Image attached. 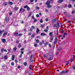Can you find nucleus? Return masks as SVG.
<instances>
[{
    "mask_svg": "<svg viewBox=\"0 0 75 75\" xmlns=\"http://www.w3.org/2000/svg\"><path fill=\"white\" fill-rule=\"evenodd\" d=\"M49 45V47H50V48H51V44H50Z\"/></svg>",
    "mask_w": 75,
    "mask_h": 75,
    "instance_id": "0e129e2a",
    "label": "nucleus"
},
{
    "mask_svg": "<svg viewBox=\"0 0 75 75\" xmlns=\"http://www.w3.org/2000/svg\"><path fill=\"white\" fill-rule=\"evenodd\" d=\"M45 4L47 6L48 5H50V1H47L45 3Z\"/></svg>",
    "mask_w": 75,
    "mask_h": 75,
    "instance_id": "39448f33",
    "label": "nucleus"
},
{
    "mask_svg": "<svg viewBox=\"0 0 75 75\" xmlns=\"http://www.w3.org/2000/svg\"><path fill=\"white\" fill-rule=\"evenodd\" d=\"M49 35L50 36H52V32H51L50 33Z\"/></svg>",
    "mask_w": 75,
    "mask_h": 75,
    "instance_id": "473e14b6",
    "label": "nucleus"
},
{
    "mask_svg": "<svg viewBox=\"0 0 75 75\" xmlns=\"http://www.w3.org/2000/svg\"><path fill=\"white\" fill-rule=\"evenodd\" d=\"M67 72H68V71L64 70L60 72V74H65V73H67Z\"/></svg>",
    "mask_w": 75,
    "mask_h": 75,
    "instance_id": "20e7f679",
    "label": "nucleus"
},
{
    "mask_svg": "<svg viewBox=\"0 0 75 75\" xmlns=\"http://www.w3.org/2000/svg\"><path fill=\"white\" fill-rule=\"evenodd\" d=\"M31 28L33 29H34V28H35V26H34V25H33L31 26Z\"/></svg>",
    "mask_w": 75,
    "mask_h": 75,
    "instance_id": "79ce46f5",
    "label": "nucleus"
},
{
    "mask_svg": "<svg viewBox=\"0 0 75 75\" xmlns=\"http://www.w3.org/2000/svg\"><path fill=\"white\" fill-rule=\"evenodd\" d=\"M35 8H36V9H37V10H39V7L36 6L35 7Z\"/></svg>",
    "mask_w": 75,
    "mask_h": 75,
    "instance_id": "3c124183",
    "label": "nucleus"
},
{
    "mask_svg": "<svg viewBox=\"0 0 75 75\" xmlns=\"http://www.w3.org/2000/svg\"><path fill=\"white\" fill-rule=\"evenodd\" d=\"M42 42H40L39 43V44L40 45H42Z\"/></svg>",
    "mask_w": 75,
    "mask_h": 75,
    "instance_id": "4d7b16f0",
    "label": "nucleus"
},
{
    "mask_svg": "<svg viewBox=\"0 0 75 75\" xmlns=\"http://www.w3.org/2000/svg\"><path fill=\"white\" fill-rule=\"evenodd\" d=\"M54 27H57L58 26V25L57 24H55L53 25Z\"/></svg>",
    "mask_w": 75,
    "mask_h": 75,
    "instance_id": "c756f323",
    "label": "nucleus"
},
{
    "mask_svg": "<svg viewBox=\"0 0 75 75\" xmlns=\"http://www.w3.org/2000/svg\"><path fill=\"white\" fill-rule=\"evenodd\" d=\"M4 6H6L7 5V3L6 2H5L4 3Z\"/></svg>",
    "mask_w": 75,
    "mask_h": 75,
    "instance_id": "aec40b11",
    "label": "nucleus"
},
{
    "mask_svg": "<svg viewBox=\"0 0 75 75\" xmlns=\"http://www.w3.org/2000/svg\"><path fill=\"white\" fill-rule=\"evenodd\" d=\"M72 67L73 69H75V66L74 65H73L72 66Z\"/></svg>",
    "mask_w": 75,
    "mask_h": 75,
    "instance_id": "de8ad7c7",
    "label": "nucleus"
},
{
    "mask_svg": "<svg viewBox=\"0 0 75 75\" xmlns=\"http://www.w3.org/2000/svg\"><path fill=\"white\" fill-rule=\"evenodd\" d=\"M2 41L3 43H5L6 42V40L5 39H2Z\"/></svg>",
    "mask_w": 75,
    "mask_h": 75,
    "instance_id": "1a4fd4ad",
    "label": "nucleus"
},
{
    "mask_svg": "<svg viewBox=\"0 0 75 75\" xmlns=\"http://www.w3.org/2000/svg\"><path fill=\"white\" fill-rule=\"evenodd\" d=\"M15 62L16 63H18V61L17 60H15Z\"/></svg>",
    "mask_w": 75,
    "mask_h": 75,
    "instance_id": "13d9d810",
    "label": "nucleus"
},
{
    "mask_svg": "<svg viewBox=\"0 0 75 75\" xmlns=\"http://www.w3.org/2000/svg\"><path fill=\"white\" fill-rule=\"evenodd\" d=\"M57 24L58 25V28H59V27H60V26H59V23H58V22H57Z\"/></svg>",
    "mask_w": 75,
    "mask_h": 75,
    "instance_id": "49530a36",
    "label": "nucleus"
},
{
    "mask_svg": "<svg viewBox=\"0 0 75 75\" xmlns=\"http://www.w3.org/2000/svg\"><path fill=\"white\" fill-rule=\"evenodd\" d=\"M23 36V33H20L19 34L17 35L18 37H21V36Z\"/></svg>",
    "mask_w": 75,
    "mask_h": 75,
    "instance_id": "f8f14e48",
    "label": "nucleus"
},
{
    "mask_svg": "<svg viewBox=\"0 0 75 75\" xmlns=\"http://www.w3.org/2000/svg\"><path fill=\"white\" fill-rule=\"evenodd\" d=\"M73 59H75V55H73Z\"/></svg>",
    "mask_w": 75,
    "mask_h": 75,
    "instance_id": "774afa93",
    "label": "nucleus"
},
{
    "mask_svg": "<svg viewBox=\"0 0 75 75\" xmlns=\"http://www.w3.org/2000/svg\"><path fill=\"white\" fill-rule=\"evenodd\" d=\"M32 15V12H30V14H29L28 17H30V16Z\"/></svg>",
    "mask_w": 75,
    "mask_h": 75,
    "instance_id": "6e6d98bb",
    "label": "nucleus"
},
{
    "mask_svg": "<svg viewBox=\"0 0 75 75\" xmlns=\"http://www.w3.org/2000/svg\"><path fill=\"white\" fill-rule=\"evenodd\" d=\"M24 49L23 48H22L21 49V51H23V50H24Z\"/></svg>",
    "mask_w": 75,
    "mask_h": 75,
    "instance_id": "052dcab7",
    "label": "nucleus"
},
{
    "mask_svg": "<svg viewBox=\"0 0 75 75\" xmlns=\"http://www.w3.org/2000/svg\"><path fill=\"white\" fill-rule=\"evenodd\" d=\"M49 56L50 57L48 59V60L49 61H51L53 59V57H52V55H50V54H49Z\"/></svg>",
    "mask_w": 75,
    "mask_h": 75,
    "instance_id": "f03ea898",
    "label": "nucleus"
},
{
    "mask_svg": "<svg viewBox=\"0 0 75 75\" xmlns=\"http://www.w3.org/2000/svg\"><path fill=\"white\" fill-rule=\"evenodd\" d=\"M3 32H4V30H1L0 29V35H1L2 33Z\"/></svg>",
    "mask_w": 75,
    "mask_h": 75,
    "instance_id": "6e6552de",
    "label": "nucleus"
},
{
    "mask_svg": "<svg viewBox=\"0 0 75 75\" xmlns=\"http://www.w3.org/2000/svg\"><path fill=\"white\" fill-rule=\"evenodd\" d=\"M32 32H29L28 33V35H32Z\"/></svg>",
    "mask_w": 75,
    "mask_h": 75,
    "instance_id": "72a5a7b5",
    "label": "nucleus"
},
{
    "mask_svg": "<svg viewBox=\"0 0 75 75\" xmlns=\"http://www.w3.org/2000/svg\"><path fill=\"white\" fill-rule=\"evenodd\" d=\"M4 51V48H2L1 49V53H3V51Z\"/></svg>",
    "mask_w": 75,
    "mask_h": 75,
    "instance_id": "7c9ffc66",
    "label": "nucleus"
},
{
    "mask_svg": "<svg viewBox=\"0 0 75 75\" xmlns=\"http://www.w3.org/2000/svg\"><path fill=\"white\" fill-rule=\"evenodd\" d=\"M9 20V18H8V17L7 16L6 18V22H8Z\"/></svg>",
    "mask_w": 75,
    "mask_h": 75,
    "instance_id": "9d476101",
    "label": "nucleus"
},
{
    "mask_svg": "<svg viewBox=\"0 0 75 75\" xmlns=\"http://www.w3.org/2000/svg\"><path fill=\"white\" fill-rule=\"evenodd\" d=\"M14 9L15 11H17V10H18V7L15 6Z\"/></svg>",
    "mask_w": 75,
    "mask_h": 75,
    "instance_id": "f3484780",
    "label": "nucleus"
},
{
    "mask_svg": "<svg viewBox=\"0 0 75 75\" xmlns=\"http://www.w3.org/2000/svg\"><path fill=\"white\" fill-rule=\"evenodd\" d=\"M66 35H67V33H64L63 34V37L64 38H65Z\"/></svg>",
    "mask_w": 75,
    "mask_h": 75,
    "instance_id": "a878e982",
    "label": "nucleus"
},
{
    "mask_svg": "<svg viewBox=\"0 0 75 75\" xmlns=\"http://www.w3.org/2000/svg\"><path fill=\"white\" fill-rule=\"evenodd\" d=\"M39 15L38 14H37L36 15V16L37 17H39Z\"/></svg>",
    "mask_w": 75,
    "mask_h": 75,
    "instance_id": "680f3d73",
    "label": "nucleus"
},
{
    "mask_svg": "<svg viewBox=\"0 0 75 75\" xmlns=\"http://www.w3.org/2000/svg\"><path fill=\"white\" fill-rule=\"evenodd\" d=\"M67 62L66 64V65H68V64H69V62H68V61H67V62Z\"/></svg>",
    "mask_w": 75,
    "mask_h": 75,
    "instance_id": "c03bdc74",
    "label": "nucleus"
},
{
    "mask_svg": "<svg viewBox=\"0 0 75 75\" xmlns=\"http://www.w3.org/2000/svg\"><path fill=\"white\" fill-rule=\"evenodd\" d=\"M47 8H50L52 7V6L50 5H49L47 6Z\"/></svg>",
    "mask_w": 75,
    "mask_h": 75,
    "instance_id": "ddd939ff",
    "label": "nucleus"
},
{
    "mask_svg": "<svg viewBox=\"0 0 75 75\" xmlns=\"http://www.w3.org/2000/svg\"><path fill=\"white\" fill-rule=\"evenodd\" d=\"M30 62H33V58H30Z\"/></svg>",
    "mask_w": 75,
    "mask_h": 75,
    "instance_id": "ea45409f",
    "label": "nucleus"
},
{
    "mask_svg": "<svg viewBox=\"0 0 75 75\" xmlns=\"http://www.w3.org/2000/svg\"><path fill=\"white\" fill-rule=\"evenodd\" d=\"M57 21V19L55 18H53V23H54L55 22V21Z\"/></svg>",
    "mask_w": 75,
    "mask_h": 75,
    "instance_id": "4468645a",
    "label": "nucleus"
},
{
    "mask_svg": "<svg viewBox=\"0 0 75 75\" xmlns=\"http://www.w3.org/2000/svg\"><path fill=\"white\" fill-rule=\"evenodd\" d=\"M24 8H27V10L28 11H30V8L27 5H26V6H24Z\"/></svg>",
    "mask_w": 75,
    "mask_h": 75,
    "instance_id": "f257e3e1",
    "label": "nucleus"
},
{
    "mask_svg": "<svg viewBox=\"0 0 75 75\" xmlns=\"http://www.w3.org/2000/svg\"><path fill=\"white\" fill-rule=\"evenodd\" d=\"M63 1H64V0H59L58 1V3L61 4L63 2Z\"/></svg>",
    "mask_w": 75,
    "mask_h": 75,
    "instance_id": "0eeeda50",
    "label": "nucleus"
},
{
    "mask_svg": "<svg viewBox=\"0 0 75 75\" xmlns=\"http://www.w3.org/2000/svg\"><path fill=\"white\" fill-rule=\"evenodd\" d=\"M18 69H20V68H21V67L20 66H18Z\"/></svg>",
    "mask_w": 75,
    "mask_h": 75,
    "instance_id": "bf43d9fd",
    "label": "nucleus"
},
{
    "mask_svg": "<svg viewBox=\"0 0 75 75\" xmlns=\"http://www.w3.org/2000/svg\"><path fill=\"white\" fill-rule=\"evenodd\" d=\"M32 67V65L31 64H30L29 67V70H30L31 69H31V67Z\"/></svg>",
    "mask_w": 75,
    "mask_h": 75,
    "instance_id": "4be33fe9",
    "label": "nucleus"
},
{
    "mask_svg": "<svg viewBox=\"0 0 75 75\" xmlns=\"http://www.w3.org/2000/svg\"><path fill=\"white\" fill-rule=\"evenodd\" d=\"M24 11H25V9L22 8V12H24Z\"/></svg>",
    "mask_w": 75,
    "mask_h": 75,
    "instance_id": "603ef678",
    "label": "nucleus"
},
{
    "mask_svg": "<svg viewBox=\"0 0 75 75\" xmlns=\"http://www.w3.org/2000/svg\"><path fill=\"white\" fill-rule=\"evenodd\" d=\"M23 65H24L25 66H27V63L26 62H24L23 63Z\"/></svg>",
    "mask_w": 75,
    "mask_h": 75,
    "instance_id": "c85d7f7f",
    "label": "nucleus"
},
{
    "mask_svg": "<svg viewBox=\"0 0 75 75\" xmlns=\"http://www.w3.org/2000/svg\"><path fill=\"white\" fill-rule=\"evenodd\" d=\"M47 34H46L44 33H41V36H45Z\"/></svg>",
    "mask_w": 75,
    "mask_h": 75,
    "instance_id": "9b49d317",
    "label": "nucleus"
},
{
    "mask_svg": "<svg viewBox=\"0 0 75 75\" xmlns=\"http://www.w3.org/2000/svg\"><path fill=\"white\" fill-rule=\"evenodd\" d=\"M36 43H39V42H40V40L38 39H36Z\"/></svg>",
    "mask_w": 75,
    "mask_h": 75,
    "instance_id": "5701e85b",
    "label": "nucleus"
},
{
    "mask_svg": "<svg viewBox=\"0 0 75 75\" xmlns=\"http://www.w3.org/2000/svg\"><path fill=\"white\" fill-rule=\"evenodd\" d=\"M13 50H14L15 51H16V50H17V48H16V47H14L13 48Z\"/></svg>",
    "mask_w": 75,
    "mask_h": 75,
    "instance_id": "8fccbe9b",
    "label": "nucleus"
},
{
    "mask_svg": "<svg viewBox=\"0 0 75 75\" xmlns=\"http://www.w3.org/2000/svg\"><path fill=\"white\" fill-rule=\"evenodd\" d=\"M43 57H45V58H47L48 57L47 56V54H43Z\"/></svg>",
    "mask_w": 75,
    "mask_h": 75,
    "instance_id": "a211bd4d",
    "label": "nucleus"
},
{
    "mask_svg": "<svg viewBox=\"0 0 75 75\" xmlns=\"http://www.w3.org/2000/svg\"><path fill=\"white\" fill-rule=\"evenodd\" d=\"M62 47H59V48H58V51H60L61 50H62Z\"/></svg>",
    "mask_w": 75,
    "mask_h": 75,
    "instance_id": "393cba45",
    "label": "nucleus"
},
{
    "mask_svg": "<svg viewBox=\"0 0 75 75\" xmlns=\"http://www.w3.org/2000/svg\"><path fill=\"white\" fill-rule=\"evenodd\" d=\"M18 33L17 32H16V33H15L14 34V35H17H17H18Z\"/></svg>",
    "mask_w": 75,
    "mask_h": 75,
    "instance_id": "f704fd0d",
    "label": "nucleus"
},
{
    "mask_svg": "<svg viewBox=\"0 0 75 75\" xmlns=\"http://www.w3.org/2000/svg\"><path fill=\"white\" fill-rule=\"evenodd\" d=\"M11 65L12 66H14V63L13 62H12L11 63Z\"/></svg>",
    "mask_w": 75,
    "mask_h": 75,
    "instance_id": "c9c22d12",
    "label": "nucleus"
},
{
    "mask_svg": "<svg viewBox=\"0 0 75 75\" xmlns=\"http://www.w3.org/2000/svg\"><path fill=\"white\" fill-rule=\"evenodd\" d=\"M35 34H33L31 36V38H34V37H35Z\"/></svg>",
    "mask_w": 75,
    "mask_h": 75,
    "instance_id": "6ab92c4d",
    "label": "nucleus"
},
{
    "mask_svg": "<svg viewBox=\"0 0 75 75\" xmlns=\"http://www.w3.org/2000/svg\"><path fill=\"white\" fill-rule=\"evenodd\" d=\"M22 10H23V8H21L19 11V13H21V11H22Z\"/></svg>",
    "mask_w": 75,
    "mask_h": 75,
    "instance_id": "cd10ccee",
    "label": "nucleus"
},
{
    "mask_svg": "<svg viewBox=\"0 0 75 75\" xmlns=\"http://www.w3.org/2000/svg\"><path fill=\"white\" fill-rule=\"evenodd\" d=\"M44 32H48V30L47 29H45L44 30Z\"/></svg>",
    "mask_w": 75,
    "mask_h": 75,
    "instance_id": "e433bc0d",
    "label": "nucleus"
},
{
    "mask_svg": "<svg viewBox=\"0 0 75 75\" xmlns=\"http://www.w3.org/2000/svg\"><path fill=\"white\" fill-rule=\"evenodd\" d=\"M4 59H6H6H7V55H6L4 56Z\"/></svg>",
    "mask_w": 75,
    "mask_h": 75,
    "instance_id": "bb28decb",
    "label": "nucleus"
},
{
    "mask_svg": "<svg viewBox=\"0 0 75 75\" xmlns=\"http://www.w3.org/2000/svg\"><path fill=\"white\" fill-rule=\"evenodd\" d=\"M21 54H24V52H23V51H21Z\"/></svg>",
    "mask_w": 75,
    "mask_h": 75,
    "instance_id": "5fc2aeb1",
    "label": "nucleus"
},
{
    "mask_svg": "<svg viewBox=\"0 0 75 75\" xmlns=\"http://www.w3.org/2000/svg\"><path fill=\"white\" fill-rule=\"evenodd\" d=\"M8 33L7 31L5 32V33H4L3 35V37H4L5 36H6V35H7Z\"/></svg>",
    "mask_w": 75,
    "mask_h": 75,
    "instance_id": "423d86ee",
    "label": "nucleus"
},
{
    "mask_svg": "<svg viewBox=\"0 0 75 75\" xmlns=\"http://www.w3.org/2000/svg\"><path fill=\"white\" fill-rule=\"evenodd\" d=\"M15 58V55H13L12 57V58L11 59L12 61H13V60H14V59Z\"/></svg>",
    "mask_w": 75,
    "mask_h": 75,
    "instance_id": "dca6fc26",
    "label": "nucleus"
},
{
    "mask_svg": "<svg viewBox=\"0 0 75 75\" xmlns=\"http://www.w3.org/2000/svg\"><path fill=\"white\" fill-rule=\"evenodd\" d=\"M21 47V44H19L18 46V48H20Z\"/></svg>",
    "mask_w": 75,
    "mask_h": 75,
    "instance_id": "4c0bfd02",
    "label": "nucleus"
},
{
    "mask_svg": "<svg viewBox=\"0 0 75 75\" xmlns=\"http://www.w3.org/2000/svg\"><path fill=\"white\" fill-rule=\"evenodd\" d=\"M68 7L69 8H71L72 7V5L71 4H69L68 5Z\"/></svg>",
    "mask_w": 75,
    "mask_h": 75,
    "instance_id": "b1692460",
    "label": "nucleus"
},
{
    "mask_svg": "<svg viewBox=\"0 0 75 75\" xmlns=\"http://www.w3.org/2000/svg\"><path fill=\"white\" fill-rule=\"evenodd\" d=\"M37 19H35L34 20V23H36V22H37Z\"/></svg>",
    "mask_w": 75,
    "mask_h": 75,
    "instance_id": "a19ab883",
    "label": "nucleus"
},
{
    "mask_svg": "<svg viewBox=\"0 0 75 75\" xmlns=\"http://www.w3.org/2000/svg\"><path fill=\"white\" fill-rule=\"evenodd\" d=\"M55 41L54 42V44H56L58 42V40L57 39V37L56 38V39L55 40Z\"/></svg>",
    "mask_w": 75,
    "mask_h": 75,
    "instance_id": "7ed1b4c3",
    "label": "nucleus"
},
{
    "mask_svg": "<svg viewBox=\"0 0 75 75\" xmlns=\"http://www.w3.org/2000/svg\"><path fill=\"white\" fill-rule=\"evenodd\" d=\"M23 57V54H21L19 56V58H21Z\"/></svg>",
    "mask_w": 75,
    "mask_h": 75,
    "instance_id": "58836bf2",
    "label": "nucleus"
},
{
    "mask_svg": "<svg viewBox=\"0 0 75 75\" xmlns=\"http://www.w3.org/2000/svg\"><path fill=\"white\" fill-rule=\"evenodd\" d=\"M34 0H30V2H31V3H33V1H34Z\"/></svg>",
    "mask_w": 75,
    "mask_h": 75,
    "instance_id": "864d4df0",
    "label": "nucleus"
},
{
    "mask_svg": "<svg viewBox=\"0 0 75 75\" xmlns=\"http://www.w3.org/2000/svg\"><path fill=\"white\" fill-rule=\"evenodd\" d=\"M39 31H40V30H39V29H38V28L36 30V33H37V34H38V33H39Z\"/></svg>",
    "mask_w": 75,
    "mask_h": 75,
    "instance_id": "412c9836",
    "label": "nucleus"
},
{
    "mask_svg": "<svg viewBox=\"0 0 75 75\" xmlns=\"http://www.w3.org/2000/svg\"><path fill=\"white\" fill-rule=\"evenodd\" d=\"M46 21H48L49 19L48 18H46L45 19Z\"/></svg>",
    "mask_w": 75,
    "mask_h": 75,
    "instance_id": "a18cd8bd",
    "label": "nucleus"
},
{
    "mask_svg": "<svg viewBox=\"0 0 75 75\" xmlns=\"http://www.w3.org/2000/svg\"><path fill=\"white\" fill-rule=\"evenodd\" d=\"M64 31L63 30H62L61 31V33H64Z\"/></svg>",
    "mask_w": 75,
    "mask_h": 75,
    "instance_id": "338daca9",
    "label": "nucleus"
},
{
    "mask_svg": "<svg viewBox=\"0 0 75 75\" xmlns=\"http://www.w3.org/2000/svg\"><path fill=\"white\" fill-rule=\"evenodd\" d=\"M45 25V24H43V25H42L41 26V28H44V27H45V26H44Z\"/></svg>",
    "mask_w": 75,
    "mask_h": 75,
    "instance_id": "2f4dec72",
    "label": "nucleus"
},
{
    "mask_svg": "<svg viewBox=\"0 0 75 75\" xmlns=\"http://www.w3.org/2000/svg\"><path fill=\"white\" fill-rule=\"evenodd\" d=\"M44 44L45 45H47V44H48V43H47V42L45 43Z\"/></svg>",
    "mask_w": 75,
    "mask_h": 75,
    "instance_id": "e2e57ef3",
    "label": "nucleus"
},
{
    "mask_svg": "<svg viewBox=\"0 0 75 75\" xmlns=\"http://www.w3.org/2000/svg\"><path fill=\"white\" fill-rule=\"evenodd\" d=\"M37 45H38V44L36 43L34 44V46L35 47H37Z\"/></svg>",
    "mask_w": 75,
    "mask_h": 75,
    "instance_id": "37998d69",
    "label": "nucleus"
},
{
    "mask_svg": "<svg viewBox=\"0 0 75 75\" xmlns=\"http://www.w3.org/2000/svg\"><path fill=\"white\" fill-rule=\"evenodd\" d=\"M40 23H42V22H43V21H42V19H41L40 21Z\"/></svg>",
    "mask_w": 75,
    "mask_h": 75,
    "instance_id": "09e8293b",
    "label": "nucleus"
},
{
    "mask_svg": "<svg viewBox=\"0 0 75 75\" xmlns=\"http://www.w3.org/2000/svg\"><path fill=\"white\" fill-rule=\"evenodd\" d=\"M8 4H9V5H13V3L12 2L9 1L8 2Z\"/></svg>",
    "mask_w": 75,
    "mask_h": 75,
    "instance_id": "2eb2a0df",
    "label": "nucleus"
},
{
    "mask_svg": "<svg viewBox=\"0 0 75 75\" xmlns=\"http://www.w3.org/2000/svg\"><path fill=\"white\" fill-rule=\"evenodd\" d=\"M33 54H31V55L30 57V58H32V57H33Z\"/></svg>",
    "mask_w": 75,
    "mask_h": 75,
    "instance_id": "69168bd1",
    "label": "nucleus"
}]
</instances>
